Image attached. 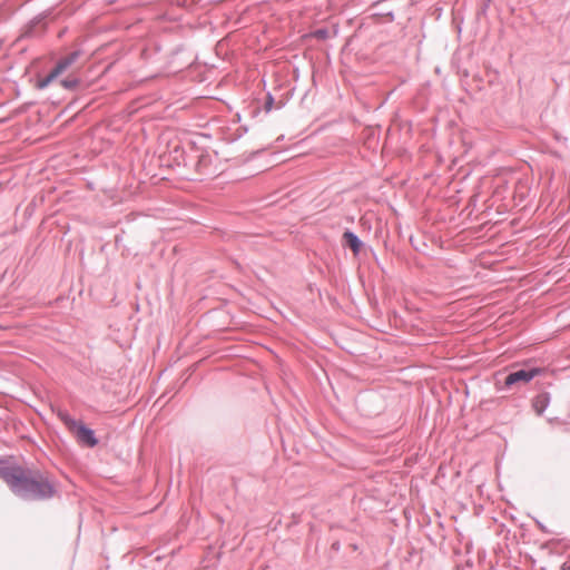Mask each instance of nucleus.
Wrapping results in <instances>:
<instances>
[{"mask_svg": "<svg viewBox=\"0 0 570 570\" xmlns=\"http://www.w3.org/2000/svg\"><path fill=\"white\" fill-rule=\"evenodd\" d=\"M0 478L13 494L26 501H45L57 493L55 484L39 470L0 456Z\"/></svg>", "mask_w": 570, "mask_h": 570, "instance_id": "f257e3e1", "label": "nucleus"}, {"mask_svg": "<svg viewBox=\"0 0 570 570\" xmlns=\"http://www.w3.org/2000/svg\"><path fill=\"white\" fill-rule=\"evenodd\" d=\"M58 417L66 425V428L73 434L77 442L87 448H95L98 444V439L95 431L82 422L73 419L67 411L61 410L58 412Z\"/></svg>", "mask_w": 570, "mask_h": 570, "instance_id": "f03ea898", "label": "nucleus"}, {"mask_svg": "<svg viewBox=\"0 0 570 570\" xmlns=\"http://www.w3.org/2000/svg\"><path fill=\"white\" fill-rule=\"evenodd\" d=\"M47 17H48V14L43 12V13L36 16L28 23H26L21 28V32H20L19 37L17 38V41L36 40V39L42 38L48 29L47 22H46Z\"/></svg>", "mask_w": 570, "mask_h": 570, "instance_id": "7ed1b4c3", "label": "nucleus"}, {"mask_svg": "<svg viewBox=\"0 0 570 570\" xmlns=\"http://www.w3.org/2000/svg\"><path fill=\"white\" fill-rule=\"evenodd\" d=\"M540 373L541 368L539 367L519 368L517 371L510 372L504 379L503 387H499L497 385V390L502 391L505 389H511L519 383H528Z\"/></svg>", "mask_w": 570, "mask_h": 570, "instance_id": "20e7f679", "label": "nucleus"}, {"mask_svg": "<svg viewBox=\"0 0 570 570\" xmlns=\"http://www.w3.org/2000/svg\"><path fill=\"white\" fill-rule=\"evenodd\" d=\"M399 0H379L372 4L373 16L387 18V21L395 19L394 11L397 9L395 2Z\"/></svg>", "mask_w": 570, "mask_h": 570, "instance_id": "39448f33", "label": "nucleus"}, {"mask_svg": "<svg viewBox=\"0 0 570 570\" xmlns=\"http://www.w3.org/2000/svg\"><path fill=\"white\" fill-rule=\"evenodd\" d=\"M343 240L344 244L353 252L354 255H357L363 247V242L355 233L351 230H346L343 234Z\"/></svg>", "mask_w": 570, "mask_h": 570, "instance_id": "423d86ee", "label": "nucleus"}, {"mask_svg": "<svg viewBox=\"0 0 570 570\" xmlns=\"http://www.w3.org/2000/svg\"><path fill=\"white\" fill-rule=\"evenodd\" d=\"M550 401H551L550 393H548V392L539 393L532 400V407L538 415H542L544 410L549 406Z\"/></svg>", "mask_w": 570, "mask_h": 570, "instance_id": "0eeeda50", "label": "nucleus"}, {"mask_svg": "<svg viewBox=\"0 0 570 570\" xmlns=\"http://www.w3.org/2000/svg\"><path fill=\"white\" fill-rule=\"evenodd\" d=\"M59 75L56 72L55 69H52L46 77L41 78L37 82L38 89H45L49 86L50 82H52Z\"/></svg>", "mask_w": 570, "mask_h": 570, "instance_id": "6e6552de", "label": "nucleus"}, {"mask_svg": "<svg viewBox=\"0 0 570 570\" xmlns=\"http://www.w3.org/2000/svg\"><path fill=\"white\" fill-rule=\"evenodd\" d=\"M60 85L67 90H75L79 87L80 80L76 77H68L60 81Z\"/></svg>", "mask_w": 570, "mask_h": 570, "instance_id": "1a4fd4ad", "label": "nucleus"}, {"mask_svg": "<svg viewBox=\"0 0 570 570\" xmlns=\"http://www.w3.org/2000/svg\"><path fill=\"white\" fill-rule=\"evenodd\" d=\"M71 66V62L68 60L67 57H63L61 58L57 63L56 66L53 67V69L56 70V72L58 75H61L63 71H66L69 67Z\"/></svg>", "mask_w": 570, "mask_h": 570, "instance_id": "9d476101", "label": "nucleus"}, {"mask_svg": "<svg viewBox=\"0 0 570 570\" xmlns=\"http://www.w3.org/2000/svg\"><path fill=\"white\" fill-rule=\"evenodd\" d=\"M312 37L317 40H326L330 37V31L326 28H318L312 32Z\"/></svg>", "mask_w": 570, "mask_h": 570, "instance_id": "9b49d317", "label": "nucleus"}, {"mask_svg": "<svg viewBox=\"0 0 570 570\" xmlns=\"http://www.w3.org/2000/svg\"><path fill=\"white\" fill-rule=\"evenodd\" d=\"M273 105H274V98L271 94H267L266 101L264 104V109L268 112L272 110Z\"/></svg>", "mask_w": 570, "mask_h": 570, "instance_id": "f8f14e48", "label": "nucleus"}, {"mask_svg": "<svg viewBox=\"0 0 570 570\" xmlns=\"http://www.w3.org/2000/svg\"><path fill=\"white\" fill-rule=\"evenodd\" d=\"M80 55H81V50H75V51L70 52L69 55H67L66 57L71 62V65H73L78 60Z\"/></svg>", "mask_w": 570, "mask_h": 570, "instance_id": "ddd939ff", "label": "nucleus"}, {"mask_svg": "<svg viewBox=\"0 0 570 570\" xmlns=\"http://www.w3.org/2000/svg\"><path fill=\"white\" fill-rule=\"evenodd\" d=\"M489 7H490V3L484 1L482 3V6L478 9V12H476L478 17L485 16Z\"/></svg>", "mask_w": 570, "mask_h": 570, "instance_id": "4468645a", "label": "nucleus"}, {"mask_svg": "<svg viewBox=\"0 0 570 570\" xmlns=\"http://www.w3.org/2000/svg\"><path fill=\"white\" fill-rule=\"evenodd\" d=\"M561 570H570V561H566L561 566Z\"/></svg>", "mask_w": 570, "mask_h": 570, "instance_id": "2eb2a0df", "label": "nucleus"}, {"mask_svg": "<svg viewBox=\"0 0 570 570\" xmlns=\"http://www.w3.org/2000/svg\"><path fill=\"white\" fill-rule=\"evenodd\" d=\"M538 525L540 527V529L544 530L543 524H541L540 522H538Z\"/></svg>", "mask_w": 570, "mask_h": 570, "instance_id": "dca6fc26", "label": "nucleus"}, {"mask_svg": "<svg viewBox=\"0 0 570 570\" xmlns=\"http://www.w3.org/2000/svg\"><path fill=\"white\" fill-rule=\"evenodd\" d=\"M484 1H485V2H488V3H491V2H492V0H484Z\"/></svg>", "mask_w": 570, "mask_h": 570, "instance_id": "f3484780", "label": "nucleus"}]
</instances>
